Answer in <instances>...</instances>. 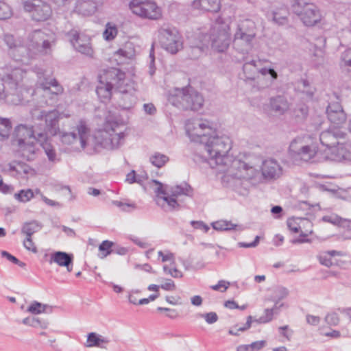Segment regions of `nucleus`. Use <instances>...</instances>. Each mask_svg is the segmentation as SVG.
I'll list each match as a JSON object with an SVG mask.
<instances>
[{
	"mask_svg": "<svg viewBox=\"0 0 351 351\" xmlns=\"http://www.w3.org/2000/svg\"><path fill=\"white\" fill-rule=\"evenodd\" d=\"M169 102L185 110H198L204 104L202 95L191 86L176 88L169 97Z\"/></svg>",
	"mask_w": 351,
	"mask_h": 351,
	"instance_id": "4",
	"label": "nucleus"
},
{
	"mask_svg": "<svg viewBox=\"0 0 351 351\" xmlns=\"http://www.w3.org/2000/svg\"><path fill=\"white\" fill-rule=\"evenodd\" d=\"M99 78L117 91L121 89V87H123L124 84L128 80H130L125 78V73L124 72L114 67L104 70L102 73L99 75Z\"/></svg>",
	"mask_w": 351,
	"mask_h": 351,
	"instance_id": "19",
	"label": "nucleus"
},
{
	"mask_svg": "<svg viewBox=\"0 0 351 351\" xmlns=\"http://www.w3.org/2000/svg\"><path fill=\"white\" fill-rule=\"evenodd\" d=\"M125 121L117 117H108L104 128L89 135L90 130L84 120L76 125L77 134L74 132H62L60 140L62 143L73 146L75 149H85L88 154L99 152L101 149H114L118 148L124 138Z\"/></svg>",
	"mask_w": 351,
	"mask_h": 351,
	"instance_id": "2",
	"label": "nucleus"
},
{
	"mask_svg": "<svg viewBox=\"0 0 351 351\" xmlns=\"http://www.w3.org/2000/svg\"><path fill=\"white\" fill-rule=\"evenodd\" d=\"M287 14L286 10H281L280 12H274L272 20L277 24L284 25L287 22Z\"/></svg>",
	"mask_w": 351,
	"mask_h": 351,
	"instance_id": "44",
	"label": "nucleus"
},
{
	"mask_svg": "<svg viewBox=\"0 0 351 351\" xmlns=\"http://www.w3.org/2000/svg\"><path fill=\"white\" fill-rule=\"evenodd\" d=\"M213 229L217 231H243L245 228L243 226L237 223H233L230 221L219 220L212 223Z\"/></svg>",
	"mask_w": 351,
	"mask_h": 351,
	"instance_id": "28",
	"label": "nucleus"
},
{
	"mask_svg": "<svg viewBox=\"0 0 351 351\" xmlns=\"http://www.w3.org/2000/svg\"><path fill=\"white\" fill-rule=\"evenodd\" d=\"M322 220L325 222L330 223L334 225H341L343 221H345V219L335 213L324 216L322 217Z\"/></svg>",
	"mask_w": 351,
	"mask_h": 351,
	"instance_id": "46",
	"label": "nucleus"
},
{
	"mask_svg": "<svg viewBox=\"0 0 351 351\" xmlns=\"http://www.w3.org/2000/svg\"><path fill=\"white\" fill-rule=\"evenodd\" d=\"M99 3L96 0H77L76 9L79 13L83 15H91L96 11Z\"/></svg>",
	"mask_w": 351,
	"mask_h": 351,
	"instance_id": "27",
	"label": "nucleus"
},
{
	"mask_svg": "<svg viewBox=\"0 0 351 351\" xmlns=\"http://www.w3.org/2000/svg\"><path fill=\"white\" fill-rule=\"evenodd\" d=\"M112 204L120 208L121 210L125 212H130L136 208V206L134 203H127L121 201H113Z\"/></svg>",
	"mask_w": 351,
	"mask_h": 351,
	"instance_id": "48",
	"label": "nucleus"
},
{
	"mask_svg": "<svg viewBox=\"0 0 351 351\" xmlns=\"http://www.w3.org/2000/svg\"><path fill=\"white\" fill-rule=\"evenodd\" d=\"M32 117L34 120H45V128L43 130L38 129L37 126H32L28 129L23 125V136H31V132L35 129L38 132L45 133L46 136H56L60 133L59 119L60 112L56 110L45 111L38 108L34 109L31 112Z\"/></svg>",
	"mask_w": 351,
	"mask_h": 351,
	"instance_id": "7",
	"label": "nucleus"
},
{
	"mask_svg": "<svg viewBox=\"0 0 351 351\" xmlns=\"http://www.w3.org/2000/svg\"><path fill=\"white\" fill-rule=\"evenodd\" d=\"M158 39L161 47L171 54L176 53L182 48V37L175 28L161 27L158 31Z\"/></svg>",
	"mask_w": 351,
	"mask_h": 351,
	"instance_id": "14",
	"label": "nucleus"
},
{
	"mask_svg": "<svg viewBox=\"0 0 351 351\" xmlns=\"http://www.w3.org/2000/svg\"><path fill=\"white\" fill-rule=\"evenodd\" d=\"M169 157L159 152L154 153L149 158L150 162L158 168L162 167L168 161Z\"/></svg>",
	"mask_w": 351,
	"mask_h": 351,
	"instance_id": "37",
	"label": "nucleus"
},
{
	"mask_svg": "<svg viewBox=\"0 0 351 351\" xmlns=\"http://www.w3.org/2000/svg\"><path fill=\"white\" fill-rule=\"evenodd\" d=\"M22 125H19L15 128L14 132L12 134V144L13 145L21 146L22 144V137L20 135V130Z\"/></svg>",
	"mask_w": 351,
	"mask_h": 351,
	"instance_id": "51",
	"label": "nucleus"
},
{
	"mask_svg": "<svg viewBox=\"0 0 351 351\" xmlns=\"http://www.w3.org/2000/svg\"><path fill=\"white\" fill-rule=\"evenodd\" d=\"M269 108L276 114L282 115L289 110L290 104L285 97L278 95L270 99Z\"/></svg>",
	"mask_w": 351,
	"mask_h": 351,
	"instance_id": "26",
	"label": "nucleus"
},
{
	"mask_svg": "<svg viewBox=\"0 0 351 351\" xmlns=\"http://www.w3.org/2000/svg\"><path fill=\"white\" fill-rule=\"evenodd\" d=\"M112 245L113 243L112 241L108 240L104 241L99 246V250L101 252V254L99 255L100 258H104L110 254Z\"/></svg>",
	"mask_w": 351,
	"mask_h": 351,
	"instance_id": "41",
	"label": "nucleus"
},
{
	"mask_svg": "<svg viewBox=\"0 0 351 351\" xmlns=\"http://www.w3.org/2000/svg\"><path fill=\"white\" fill-rule=\"evenodd\" d=\"M298 88L305 93L308 97H312L313 95V90L309 88V82L306 80H302L298 83Z\"/></svg>",
	"mask_w": 351,
	"mask_h": 351,
	"instance_id": "53",
	"label": "nucleus"
},
{
	"mask_svg": "<svg viewBox=\"0 0 351 351\" xmlns=\"http://www.w3.org/2000/svg\"><path fill=\"white\" fill-rule=\"evenodd\" d=\"M163 271L165 274L171 275L173 278H182V273L177 268H169L167 265L163 266Z\"/></svg>",
	"mask_w": 351,
	"mask_h": 351,
	"instance_id": "58",
	"label": "nucleus"
},
{
	"mask_svg": "<svg viewBox=\"0 0 351 351\" xmlns=\"http://www.w3.org/2000/svg\"><path fill=\"white\" fill-rule=\"evenodd\" d=\"M300 220H301V218L298 217H291L288 219L287 221V226L291 232L294 233H298L300 232Z\"/></svg>",
	"mask_w": 351,
	"mask_h": 351,
	"instance_id": "45",
	"label": "nucleus"
},
{
	"mask_svg": "<svg viewBox=\"0 0 351 351\" xmlns=\"http://www.w3.org/2000/svg\"><path fill=\"white\" fill-rule=\"evenodd\" d=\"M136 88L134 83L131 80H128L124 84L123 87H121L118 92L117 104L123 110L132 108L136 102Z\"/></svg>",
	"mask_w": 351,
	"mask_h": 351,
	"instance_id": "18",
	"label": "nucleus"
},
{
	"mask_svg": "<svg viewBox=\"0 0 351 351\" xmlns=\"http://www.w3.org/2000/svg\"><path fill=\"white\" fill-rule=\"evenodd\" d=\"M23 9L36 21H45L52 15L50 5L43 0H29L23 3Z\"/></svg>",
	"mask_w": 351,
	"mask_h": 351,
	"instance_id": "17",
	"label": "nucleus"
},
{
	"mask_svg": "<svg viewBox=\"0 0 351 351\" xmlns=\"http://www.w3.org/2000/svg\"><path fill=\"white\" fill-rule=\"evenodd\" d=\"M346 133L338 128H330L328 130L323 131L319 135L321 144L325 147L324 149L332 148L344 141Z\"/></svg>",
	"mask_w": 351,
	"mask_h": 351,
	"instance_id": "22",
	"label": "nucleus"
},
{
	"mask_svg": "<svg viewBox=\"0 0 351 351\" xmlns=\"http://www.w3.org/2000/svg\"><path fill=\"white\" fill-rule=\"evenodd\" d=\"M198 316L204 318L205 321L209 324H214L218 320V316L215 312L200 313L198 315Z\"/></svg>",
	"mask_w": 351,
	"mask_h": 351,
	"instance_id": "54",
	"label": "nucleus"
},
{
	"mask_svg": "<svg viewBox=\"0 0 351 351\" xmlns=\"http://www.w3.org/2000/svg\"><path fill=\"white\" fill-rule=\"evenodd\" d=\"M23 246L33 253L36 254L38 252L37 247L30 237H25V239L23 240Z\"/></svg>",
	"mask_w": 351,
	"mask_h": 351,
	"instance_id": "57",
	"label": "nucleus"
},
{
	"mask_svg": "<svg viewBox=\"0 0 351 351\" xmlns=\"http://www.w3.org/2000/svg\"><path fill=\"white\" fill-rule=\"evenodd\" d=\"M129 8L133 14L141 18L156 20L162 14L160 8L150 0H132Z\"/></svg>",
	"mask_w": 351,
	"mask_h": 351,
	"instance_id": "15",
	"label": "nucleus"
},
{
	"mask_svg": "<svg viewBox=\"0 0 351 351\" xmlns=\"http://www.w3.org/2000/svg\"><path fill=\"white\" fill-rule=\"evenodd\" d=\"M341 252L336 251V250H330V251L320 252L317 256V258L322 265L329 267L332 265L331 256H341Z\"/></svg>",
	"mask_w": 351,
	"mask_h": 351,
	"instance_id": "33",
	"label": "nucleus"
},
{
	"mask_svg": "<svg viewBox=\"0 0 351 351\" xmlns=\"http://www.w3.org/2000/svg\"><path fill=\"white\" fill-rule=\"evenodd\" d=\"M230 27L226 23H216L210 33L212 47L218 52L225 51L230 43Z\"/></svg>",
	"mask_w": 351,
	"mask_h": 351,
	"instance_id": "16",
	"label": "nucleus"
},
{
	"mask_svg": "<svg viewBox=\"0 0 351 351\" xmlns=\"http://www.w3.org/2000/svg\"><path fill=\"white\" fill-rule=\"evenodd\" d=\"M300 226H299L300 236L306 237L313 233V223L312 222L306 218H301Z\"/></svg>",
	"mask_w": 351,
	"mask_h": 351,
	"instance_id": "39",
	"label": "nucleus"
},
{
	"mask_svg": "<svg viewBox=\"0 0 351 351\" xmlns=\"http://www.w3.org/2000/svg\"><path fill=\"white\" fill-rule=\"evenodd\" d=\"M202 145L204 149L202 158L213 168L219 167V170L224 173L223 181L228 186L237 189L243 180L253 179L258 175V170L250 162L232 160L228 155L232 147V141L228 135L215 131Z\"/></svg>",
	"mask_w": 351,
	"mask_h": 351,
	"instance_id": "1",
	"label": "nucleus"
},
{
	"mask_svg": "<svg viewBox=\"0 0 351 351\" xmlns=\"http://www.w3.org/2000/svg\"><path fill=\"white\" fill-rule=\"evenodd\" d=\"M36 143L40 144L50 161H56V153L49 142L48 136L45 133L38 132L35 129L31 132V136L23 138V160L32 161L36 158L37 150Z\"/></svg>",
	"mask_w": 351,
	"mask_h": 351,
	"instance_id": "6",
	"label": "nucleus"
},
{
	"mask_svg": "<svg viewBox=\"0 0 351 351\" xmlns=\"http://www.w3.org/2000/svg\"><path fill=\"white\" fill-rule=\"evenodd\" d=\"M68 36L72 45L77 51L89 57L93 56V49L88 36L80 34L76 30L70 31Z\"/></svg>",
	"mask_w": 351,
	"mask_h": 351,
	"instance_id": "21",
	"label": "nucleus"
},
{
	"mask_svg": "<svg viewBox=\"0 0 351 351\" xmlns=\"http://www.w3.org/2000/svg\"><path fill=\"white\" fill-rule=\"evenodd\" d=\"M193 6L207 12H217L220 8V3L219 0H195Z\"/></svg>",
	"mask_w": 351,
	"mask_h": 351,
	"instance_id": "29",
	"label": "nucleus"
},
{
	"mask_svg": "<svg viewBox=\"0 0 351 351\" xmlns=\"http://www.w3.org/2000/svg\"><path fill=\"white\" fill-rule=\"evenodd\" d=\"M12 16L10 7L5 3L0 1V20H5Z\"/></svg>",
	"mask_w": 351,
	"mask_h": 351,
	"instance_id": "47",
	"label": "nucleus"
},
{
	"mask_svg": "<svg viewBox=\"0 0 351 351\" xmlns=\"http://www.w3.org/2000/svg\"><path fill=\"white\" fill-rule=\"evenodd\" d=\"M191 224L195 229L202 230L204 232H207L210 230L209 226L202 221H191Z\"/></svg>",
	"mask_w": 351,
	"mask_h": 351,
	"instance_id": "61",
	"label": "nucleus"
},
{
	"mask_svg": "<svg viewBox=\"0 0 351 351\" xmlns=\"http://www.w3.org/2000/svg\"><path fill=\"white\" fill-rule=\"evenodd\" d=\"M113 89L103 80L99 78V84L97 86L96 92L99 97L103 99H109L111 97Z\"/></svg>",
	"mask_w": 351,
	"mask_h": 351,
	"instance_id": "35",
	"label": "nucleus"
},
{
	"mask_svg": "<svg viewBox=\"0 0 351 351\" xmlns=\"http://www.w3.org/2000/svg\"><path fill=\"white\" fill-rule=\"evenodd\" d=\"M289 294V291L283 287H278L274 289L273 300L279 302L285 299Z\"/></svg>",
	"mask_w": 351,
	"mask_h": 351,
	"instance_id": "43",
	"label": "nucleus"
},
{
	"mask_svg": "<svg viewBox=\"0 0 351 351\" xmlns=\"http://www.w3.org/2000/svg\"><path fill=\"white\" fill-rule=\"evenodd\" d=\"M158 311H166L167 312V316L171 319H175L178 317V314L176 309L164 308V307H158Z\"/></svg>",
	"mask_w": 351,
	"mask_h": 351,
	"instance_id": "64",
	"label": "nucleus"
},
{
	"mask_svg": "<svg viewBox=\"0 0 351 351\" xmlns=\"http://www.w3.org/2000/svg\"><path fill=\"white\" fill-rule=\"evenodd\" d=\"M43 311L45 310L43 304L36 301L32 303L27 309V312L34 315L42 313Z\"/></svg>",
	"mask_w": 351,
	"mask_h": 351,
	"instance_id": "52",
	"label": "nucleus"
},
{
	"mask_svg": "<svg viewBox=\"0 0 351 351\" xmlns=\"http://www.w3.org/2000/svg\"><path fill=\"white\" fill-rule=\"evenodd\" d=\"M292 9L306 27H313L321 24L324 20V15L321 10L308 0H295Z\"/></svg>",
	"mask_w": 351,
	"mask_h": 351,
	"instance_id": "9",
	"label": "nucleus"
},
{
	"mask_svg": "<svg viewBox=\"0 0 351 351\" xmlns=\"http://www.w3.org/2000/svg\"><path fill=\"white\" fill-rule=\"evenodd\" d=\"M134 56V51L131 49L129 51L125 49H120L117 51L115 52L114 56L116 58V60L119 62V63H123L124 59H130Z\"/></svg>",
	"mask_w": 351,
	"mask_h": 351,
	"instance_id": "42",
	"label": "nucleus"
},
{
	"mask_svg": "<svg viewBox=\"0 0 351 351\" xmlns=\"http://www.w3.org/2000/svg\"><path fill=\"white\" fill-rule=\"evenodd\" d=\"M322 158L334 162L351 161V150L349 145L344 141L332 148L324 149L322 152Z\"/></svg>",
	"mask_w": 351,
	"mask_h": 351,
	"instance_id": "20",
	"label": "nucleus"
},
{
	"mask_svg": "<svg viewBox=\"0 0 351 351\" xmlns=\"http://www.w3.org/2000/svg\"><path fill=\"white\" fill-rule=\"evenodd\" d=\"M1 254L2 257L7 258L9 261H10L16 265H19V266L22 265L21 263L20 262V261L18 258H16L15 256H12L8 252L1 251Z\"/></svg>",
	"mask_w": 351,
	"mask_h": 351,
	"instance_id": "63",
	"label": "nucleus"
},
{
	"mask_svg": "<svg viewBox=\"0 0 351 351\" xmlns=\"http://www.w3.org/2000/svg\"><path fill=\"white\" fill-rule=\"evenodd\" d=\"M260 61L250 60L243 66V71L247 80H253L258 74V66Z\"/></svg>",
	"mask_w": 351,
	"mask_h": 351,
	"instance_id": "30",
	"label": "nucleus"
},
{
	"mask_svg": "<svg viewBox=\"0 0 351 351\" xmlns=\"http://www.w3.org/2000/svg\"><path fill=\"white\" fill-rule=\"evenodd\" d=\"M23 324L42 330L49 327V322L47 319H40L34 316H29L23 319Z\"/></svg>",
	"mask_w": 351,
	"mask_h": 351,
	"instance_id": "32",
	"label": "nucleus"
},
{
	"mask_svg": "<svg viewBox=\"0 0 351 351\" xmlns=\"http://www.w3.org/2000/svg\"><path fill=\"white\" fill-rule=\"evenodd\" d=\"M256 36V26L250 19L240 20L234 33L232 45L234 49L242 53L252 50Z\"/></svg>",
	"mask_w": 351,
	"mask_h": 351,
	"instance_id": "3",
	"label": "nucleus"
},
{
	"mask_svg": "<svg viewBox=\"0 0 351 351\" xmlns=\"http://www.w3.org/2000/svg\"><path fill=\"white\" fill-rule=\"evenodd\" d=\"M273 315L274 309L266 308L264 311V315L260 317L258 319H254V321L260 324L268 323L272 320Z\"/></svg>",
	"mask_w": 351,
	"mask_h": 351,
	"instance_id": "49",
	"label": "nucleus"
},
{
	"mask_svg": "<svg viewBox=\"0 0 351 351\" xmlns=\"http://www.w3.org/2000/svg\"><path fill=\"white\" fill-rule=\"evenodd\" d=\"M186 130L192 141L200 144L216 131L213 122L202 118L189 120L186 124Z\"/></svg>",
	"mask_w": 351,
	"mask_h": 351,
	"instance_id": "12",
	"label": "nucleus"
},
{
	"mask_svg": "<svg viewBox=\"0 0 351 351\" xmlns=\"http://www.w3.org/2000/svg\"><path fill=\"white\" fill-rule=\"evenodd\" d=\"M325 321L329 325L336 326L339 322V318L336 313H331L326 316Z\"/></svg>",
	"mask_w": 351,
	"mask_h": 351,
	"instance_id": "60",
	"label": "nucleus"
},
{
	"mask_svg": "<svg viewBox=\"0 0 351 351\" xmlns=\"http://www.w3.org/2000/svg\"><path fill=\"white\" fill-rule=\"evenodd\" d=\"M12 124L10 119L0 117V138L7 139L10 135Z\"/></svg>",
	"mask_w": 351,
	"mask_h": 351,
	"instance_id": "38",
	"label": "nucleus"
},
{
	"mask_svg": "<svg viewBox=\"0 0 351 351\" xmlns=\"http://www.w3.org/2000/svg\"><path fill=\"white\" fill-rule=\"evenodd\" d=\"M117 34V29L115 25L108 23L106 25V29L103 33V36L106 40H113Z\"/></svg>",
	"mask_w": 351,
	"mask_h": 351,
	"instance_id": "40",
	"label": "nucleus"
},
{
	"mask_svg": "<svg viewBox=\"0 0 351 351\" xmlns=\"http://www.w3.org/2000/svg\"><path fill=\"white\" fill-rule=\"evenodd\" d=\"M230 285V282L226 281L224 280H221L218 282L217 285L211 286L210 288L214 291H219L221 292H224L228 289Z\"/></svg>",
	"mask_w": 351,
	"mask_h": 351,
	"instance_id": "56",
	"label": "nucleus"
},
{
	"mask_svg": "<svg viewBox=\"0 0 351 351\" xmlns=\"http://www.w3.org/2000/svg\"><path fill=\"white\" fill-rule=\"evenodd\" d=\"M73 255L64 252H56L50 255L49 263H55L60 267H66L68 271L71 272L73 267Z\"/></svg>",
	"mask_w": 351,
	"mask_h": 351,
	"instance_id": "25",
	"label": "nucleus"
},
{
	"mask_svg": "<svg viewBox=\"0 0 351 351\" xmlns=\"http://www.w3.org/2000/svg\"><path fill=\"white\" fill-rule=\"evenodd\" d=\"M261 169L263 178L267 180H276L282 174V168L280 165L271 158L265 160Z\"/></svg>",
	"mask_w": 351,
	"mask_h": 351,
	"instance_id": "23",
	"label": "nucleus"
},
{
	"mask_svg": "<svg viewBox=\"0 0 351 351\" xmlns=\"http://www.w3.org/2000/svg\"><path fill=\"white\" fill-rule=\"evenodd\" d=\"M341 60L345 66L351 67V48L346 49L341 53Z\"/></svg>",
	"mask_w": 351,
	"mask_h": 351,
	"instance_id": "59",
	"label": "nucleus"
},
{
	"mask_svg": "<svg viewBox=\"0 0 351 351\" xmlns=\"http://www.w3.org/2000/svg\"><path fill=\"white\" fill-rule=\"evenodd\" d=\"M319 153L315 145L306 144L304 139L300 137L293 139L289 147V158L296 164L314 160Z\"/></svg>",
	"mask_w": 351,
	"mask_h": 351,
	"instance_id": "11",
	"label": "nucleus"
},
{
	"mask_svg": "<svg viewBox=\"0 0 351 351\" xmlns=\"http://www.w3.org/2000/svg\"><path fill=\"white\" fill-rule=\"evenodd\" d=\"M42 228V225L38 221L33 220L23 223V234L25 237H30L36 232L40 231Z\"/></svg>",
	"mask_w": 351,
	"mask_h": 351,
	"instance_id": "34",
	"label": "nucleus"
},
{
	"mask_svg": "<svg viewBox=\"0 0 351 351\" xmlns=\"http://www.w3.org/2000/svg\"><path fill=\"white\" fill-rule=\"evenodd\" d=\"M62 86L56 79L40 78L33 95H41L44 97L43 101L47 106L53 105L58 99V96L63 93Z\"/></svg>",
	"mask_w": 351,
	"mask_h": 351,
	"instance_id": "13",
	"label": "nucleus"
},
{
	"mask_svg": "<svg viewBox=\"0 0 351 351\" xmlns=\"http://www.w3.org/2000/svg\"><path fill=\"white\" fill-rule=\"evenodd\" d=\"M260 73L263 76H266L267 75H270V82L271 84L274 80L277 79L278 74L273 69H267V68H261L259 69L258 67V74Z\"/></svg>",
	"mask_w": 351,
	"mask_h": 351,
	"instance_id": "50",
	"label": "nucleus"
},
{
	"mask_svg": "<svg viewBox=\"0 0 351 351\" xmlns=\"http://www.w3.org/2000/svg\"><path fill=\"white\" fill-rule=\"evenodd\" d=\"M153 182L158 185L156 192L157 193V203L160 204V201L162 200L171 209H176L179 207V204L176 198L181 195L191 196L193 189L191 186L186 182L181 183L172 187L164 186L162 183L157 180Z\"/></svg>",
	"mask_w": 351,
	"mask_h": 351,
	"instance_id": "10",
	"label": "nucleus"
},
{
	"mask_svg": "<svg viewBox=\"0 0 351 351\" xmlns=\"http://www.w3.org/2000/svg\"><path fill=\"white\" fill-rule=\"evenodd\" d=\"M326 114L328 120L337 126L344 123L346 120V113L339 101L329 103L326 108Z\"/></svg>",
	"mask_w": 351,
	"mask_h": 351,
	"instance_id": "24",
	"label": "nucleus"
},
{
	"mask_svg": "<svg viewBox=\"0 0 351 351\" xmlns=\"http://www.w3.org/2000/svg\"><path fill=\"white\" fill-rule=\"evenodd\" d=\"M54 37L49 30L36 29L29 34L26 47L30 55H48L52 51Z\"/></svg>",
	"mask_w": 351,
	"mask_h": 351,
	"instance_id": "8",
	"label": "nucleus"
},
{
	"mask_svg": "<svg viewBox=\"0 0 351 351\" xmlns=\"http://www.w3.org/2000/svg\"><path fill=\"white\" fill-rule=\"evenodd\" d=\"M267 343L265 340L252 342L250 344L240 345L237 347V351H259L263 349Z\"/></svg>",
	"mask_w": 351,
	"mask_h": 351,
	"instance_id": "36",
	"label": "nucleus"
},
{
	"mask_svg": "<svg viewBox=\"0 0 351 351\" xmlns=\"http://www.w3.org/2000/svg\"><path fill=\"white\" fill-rule=\"evenodd\" d=\"M110 340L95 332H90L88 335L86 347H101L104 348L102 344H107Z\"/></svg>",
	"mask_w": 351,
	"mask_h": 351,
	"instance_id": "31",
	"label": "nucleus"
},
{
	"mask_svg": "<svg viewBox=\"0 0 351 351\" xmlns=\"http://www.w3.org/2000/svg\"><path fill=\"white\" fill-rule=\"evenodd\" d=\"M35 194L40 195V191L39 189H36L35 191H33L32 189L23 190V202L29 201Z\"/></svg>",
	"mask_w": 351,
	"mask_h": 351,
	"instance_id": "62",
	"label": "nucleus"
},
{
	"mask_svg": "<svg viewBox=\"0 0 351 351\" xmlns=\"http://www.w3.org/2000/svg\"><path fill=\"white\" fill-rule=\"evenodd\" d=\"M158 254L159 257H161V261L162 263L171 261L172 264L175 263V256L173 253L167 250L165 251V253H164L162 251H159Z\"/></svg>",
	"mask_w": 351,
	"mask_h": 351,
	"instance_id": "55",
	"label": "nucleus"
},
{
	"mask_svg": "<svg viewBox=\"0 0 351 351\" xmlns=\"http://www.w3.org/2000/svg\"><path fill=\"white\" fill-rule=\"evenodd\" d=\"M0 81V100L6 99L9 104L18 105L21 101L22 69L16 68Z\"/></svg>",
	"mask_w": 351,
	"mask_h": 351,
	"instance_id": "5",
	"label": "nucleus"
}]
</instances>
